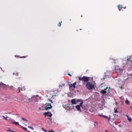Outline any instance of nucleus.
I'll return each mask as SVG.
<instances>
[{
  "label": "nucleus",
  "instance_id": "obj_31",
  "mask_svg": "<svg viewBox=\"0 0 132 132\" xmlns=\"http://www.w3.org/2000/svg\"><path fill=\"white\" fill-rule=\"evenodd\" d=\"M108 88V87H106V88H105L104 89V90L106 91V90H107Z\"/></svg>",
  "mask_w": 132,
  "mask_h": 132
},
{
  "label": "nucleus",
  "instance_id": "obj_38",
  "mask_svg": "<svg viewBox=\"0 0 132 132\" xmlns=\"http://www.w3.org/2000/svg\"><path fill=\"white\" fill-rule=\"evenodd\" d=\"M126 8V7H123V8H124V9H125Z\"/></svg>",
  "mask_w": 132,
  "mask_h": 132
},
{
  "label": "nucleus",
  "instance_id": "obj_22",
  "mask_svg": "<svg viewBox=\"0 0 132 132\" xmlns=\"http://www.w3.org/2000/svg\"><path fill=\"white\" fill-rule=\"evenodd\" d=\"M7 131H8L12 132V130H11L9 128H7Z\"/></svg>",
  "mask_w": 132,
  "mask_h": 132
},
{
  "label": "nucleus",
  "instance_id": "obj_34",
  "mask_svg": "<svg viewBox=\"0 0 132 132\" xmlns=\"http://www.w3.org/2000/svg\"><path fill=\"white\" fill-rule=\"evenodd\" d=\"M105 131H106V132H108V131L107 130H105Z\"/></svg>",
  "mask_w": 132,
  "mask_h": 132
},
{
  "label": "nucleus",
  "instance_id": "obj_17",
  "mask_svg": "<svg viewBox=\"0 0 132 132\" xmlns=\"http://www.w3.org/2000/svg\"><path fill=\"white\" fill-rule=\"evenodd\" d=\"M126 103L127 104H129V101L128 100H126L125 101Z\"/></svg>",
  "mask_w": 132,
  "mask_h": 132
},
{
  "label": "nucleus",
  "instance_id": "obj_2",
  "mask_svg": "<svg viewBox=\"0 0 132 132\" xmlns=\"http://www.w3.org/2000/svg\"><path fill=\"white\" fill-rule=\"evenodd\" d=\"M79 79L80 80L86 82H87L89 81V78L86 76H84L82 77H79Z\"/></svg>",
  "mask_w": 132,
  "mask_h": 132
},
{
  "label": "nucleus",
  "instance_id": "obj_25",
  "mask_svg": "<svg viewBox=\"0 0 132 132\" xmlns=\"http://www.w3.org/2000/svg\"><path fill=\"white\" fill-rule=\"evenodd\" d=\"M28 128H29L31 129L32 130H34V128L32 127H30V126H28Z\"/></svg>",
  "mask_w": 132,
  "mask_h": 132
},
{
  "label": "nucleus",
  "instance_id": "obj_24",
  "mask_svg": "<svg viewBox=\"0 0 132 132\" xmlns=\"http://www.w3.org/2000/svg\"><path fill=\"white\" fill-rule=\"evenodd\" d=\"M94 127H95L97 125V123L96 122H94Z\"/></svg>",
  "mask_w": 132,
  "mask_h": 132
},
{
  "label": "nucleus",
  "instance_id": "obj_30",
  "mask_svg": "<svg viewBox=\"0 0 132 132\" xmlns=\"http://www.w3.org/2000/svg\"><path fill=\"white\" fill-rule=\"evenodd\" d=\"M114 112L115 113H117L118 112L117 110V109H116V110L114 111Z\"/></svg>",
  "mask_w": 132,
  "mask_h": 132
},
{
  "label": "nucleus",
  "instance_id": "obj_8",
  "mask_svg": "<svg viewBox=\"0 0 132 132\" xmlns=\"http://www.w3.org/2000/svg\"><path fill=\"white\" fill-rule=\"evenodd\" d=\"M71 102L72 104H76L77 102L75 99H72L71 101Z\"/></svg>",
  "mask_w": 132,
  "mask_h": 132
},
{
  "label": "nucleus",
  "instance_id": "obj_21",
  "mask_svg": "<svg viewBox=\"0 0 132 132\" xmlns=\"http://www.w3.org/2000/svg\"><path fill=\"white\" fill-rule=\"evenodd\" d=\"M3 118L5 119L6 120H7V118H8V117H5L4 116H3Z\"/></svg>",
  "mask_w": 132,
  "mask_h": 132
},
{
  "label": "nucleus",
  "instance_id": "obj_12",
  "mask_svg": "<svg viewBox=\"0 0 132 132\" xmlns=\"http://www.w3.org/2000/svg\"><path fill=\"white\" fill-rule=\"evenodd\" d=\"M106 93V91L104 90H102L101 92V93L102 94H105Z\"/></svg>",
  "mask_w": 132,
  "mask_h": 132
},
{
  "label": "nucleus",
  "instance_id": "obj_4",
  "mask_svg": "<svg viewBox=\"0 0 132 132\" xmlns=\"http://www.w3.org/2000/svg\"><path fill=\"white\" fill-rule=\"evenodd\" d=\"M52 106L51 103H46L45 104V108L46 110L52 108Z\"/></svg>",
  "mask_w": 132,
  "mask_h": 132
},
{
  "label": "nucleus",
  "instance_id": "obj_33",
  "mask_svg": "<svg viewBox=\"0 0 132 132\" xmlns=\"http://www.w3.org/2000/svg\"><path fill=\"white\" fill-rule=\"evenodd\" d=\"M48 100H49V101H51V103H52V100H50L49 99H48Z\"/></svg>",
  "mask_w": 132,
  "mask_h": 132
},
{
  "label": "nucleus",
  "instance_id": "obj_40",
  "mask_svg": "<svg viewBox=\"0 0 132 132\" xmlns=\"http://www.w3.org/2000/svg\"><path fill=\"white\" fill-rule=\"evenodd\" d=\"M80 30H81V29H80Z\"/></svg>",
  "mask_w": 132,
  "mask_h": 132
},
{
  "label": "nucleus",
  "instance_id": "obj_5",
  "mask_svg": "<svg viewBox=\"0 0 132 132\" xmlns=\"http://www.w3.org/2000/svg\"><path fill=\"white\" fill-rule=\"evenodd\" d=\"M26 89V87L25 86H23L22 87H18L17 90V92L18 93L20 92V90L21 91H24Z\"/></svg>",
  "mask_w": 132,
  "mask_h": 132
},
{
  "label": "nucleus",
  "instance_id": "obj_29",
  "mask_svg": "<svg viewBox=\"0 0 132 132\" xmlns=\"http://www.w3.org/2000/svg\"><path fill=\"white\" fill-rule=\"evenodd\" d=\"M42 130H43V131H45V132H47V131L45 130V129H44L43 128H42Z\"/></svg>",
  "mask_w": 132,
  "mask_h": 132
},
{
  "label": "nucleus",
  "instance_id": "obj_18",
  "mask_svg": "<svg viewBox=\"0 0 132 132\" xmlns=\"http://www.w3.org/2000/svg\"><path fill=\"white\" fill-rule=\"evenodd\" d=\"M61 23L62 21H61V22H59V23L58 24V26L59 27H60L61 26Z\"/></svg>",
  "mask_w": 132,
  "mask_h": 132
},
{
  "label": "nucleus",
  "instance_id": "obj_27",
  "mask_svg": "<svg viewBox=\"0 0 132 132\" xmlns=\"http://www.w3.org/2000/svg\"><path fill=\"white\" fill-rule=\"evenodd\" d=\"M27 56H21V57H20V58H25Z\"/></svg>",
  "mask_w": 132,
  "mask_h": 132
},
{
  "label": "nucleus",
  "instance_id": "obj_3",
  "mask_svg": "<svg viewBox=\"0 0 132 132\" xmlns=\"http://www.w3.org/2000/svg\"><path fill=\"white\" fill-rule=\"evenodd\" d=\"M76 83L75 82L73 84H69V88L70 90L72 89L73 90L74 89L76 88Z\"/></svg>",
  "mask_w": 132,
  "mask_h": 132
},
{
  "label": "nucleus",
  "instance_id": "obj_23",
  "mask_svg": "<svg viewBox=\"0 0 132 132\" xmlns=\"http://www.w3.org/2000/svg\"><path fill=\"white\" fill-rule=\"evenodd\" d=\"M83 101H82L81 103H80V106H81V107H82V104H83Z\"/></svg>",
  "mask_w": 132,
  "mask_h": 132
},
{
  "label": "nucleus",
  "instance_id": "obj_26",
  "mask_svg": "<svg viewBox=\"0 0 132 132\" xmlns=\"http://www.w3.org/2000/svg\"><path fill=\"white\" fill-rule=\"evenodd\" d=\"M22 120H24V121H28V120H27L26 119L24 118H22Z\"/></svg>",
  "mask_w": 132,
  "mask_h": 132
},
{
  "label": "nucleus",
  "instance_id": "obj_20",
  "mask_svg": "<svg viewBox=\"0 0 132 132\" xmlns=\"http://www.w3.org/2000/svg\"><path fill=\"white\" fill-rule=\"evenodd\" d=\"M118 70L120 72H122L123 71V70L121 68H119Z\"/></svg>",
  "mask_w": 132,
  "mask_h": 132
},
{
  "label": "nucleus",
  "instance_id": "obj_39",
  "mask_svg": "<svg viewBox=\"0 0 132 132\" xmlns=\"http://www.w3.org/2000/svg\"><path fill=\"white\" fill-rule=\"evenodd\" d=\"M39 110H41V108H39Z\"/></svg>",
  "mask_w": 132,
  "mask_h": 132
},
{
  "label": "nucleus",
  "instance_id": "obj_13",
  "mask_svg": "<svg viewBox=\"0 0 132 132\" xmlns=\"http://www.w3.org/2000/svg\"><path fill=\"white\" fill-rule=\"evenodd\" d=\"M118 8L119 10L120 11L121 10V9L123 8V7L121 6L120 7V5H119L118 6Z\"/></svg>",
  "mask_w": 132,
  "mask_h": 132
},
{
  "label": "nucleus",
  "instance_id": "obj_1",
  "mask_svg": "<svg viewBox=\"0 0 132 132\" xmlns=\"http://www.w3.org/2000/svg\"><path fill=\"white\" fill-rule=\"evenodd\" d=\"M94 85L93 83L90 82H87L86 84V87L87 89L89 90L92 89L94 88Z\"/></svg>",
  "mask_w": 132,
  "mask_h": 132
},
{
  "label": "nucleus",
  "instance_id": "obj_37",
  "mask_svg": "<svg viewBox=\"0 0 132 132\" xmlns=\"http://www.w3.org/2000/svg\"><path fill=\"white\" fill-rule=\"evenodd\" d=\"M12 132H17L15 131H13L12 130Z\"/></svg>",
  "mask_w": 132,
  "mask_h": 132
},
{
  "label": "nucleus",
  "instance_id": "obj_36",
  "mask_svg": "<svg viewBox=\"0 0 132 132\" xmlns=\"http://www.w3.org/2000/svg\"><path fill=\"white\" fill-rule=\"evenodd\" d=\"M99 116H102V117H103V115H99Z\"/></svg>",
  "mask_w": 132,
  "mask_h": 132
},
{
  "label": "nucleus",
  "instance_id": "obj_16",
  "mask_svg": "<svg viewBox=\"0 0 132 132\" xmlns=\"http://www.w3.org/2000/svg\"><path fill=\"white\" fill-rule=\"evenodd\" d=\"M127 60L128 61H130L131 62H132V61H131V60H130V59H131V58H129H129H128V57L127 56Z\"/></svg>",
  "mask_w": 132,
  "mask_h": 132
},
{
  "label": "nucleus",
  "instance_id": "obj_6",
  "mask_svg": "<svg viewBox=\"0 0 132 132\" xmlns=\"http://www.w3.org/2000/svg\"><path fill=\"white\" fill-rule=\"evenodd\" d=\"M43 115L45 116V117L48 116L50 117L52 116V114L50 112H45L43 114Z\"/></svg>",
  "mask_w": 132,
  "mask_h": 132
},
{
  "label": "nucleus",
  "instance_id": "obj_15",
  "mask_svg": "<svg viewBox=\"0 0 132 132\" xmlns=\"http://www.w3.org/2000/svg\"><path fill=\"white\" fill-rule=\"evenodd\" d=\"M103 117L105 118H107V119H108L109 120H110V118H109L107 116H105V115H103Z\"/></svg>",
  "mask_w": 132,
  "mask_h": 132
},
{
  "label": "nucleus",
  "instance_id": "obj_32",
  "mask_svg": "<svg viewBox=\"0 0 132 132\" xmlns=\"http://www.w3.org/2000/svg\"><path fill=\"white\" fill-rule=\"evenodd\" d=\"M68 75L70 77H71V75L69 73H68Z\"/></svg>",
  "mask_w": 132,
  "mask_h": 132
},
{
  "label": "nucleus",
  "instance_id": "obj_10",
  "mask_svg": "<svg viewBox=\"0 0 132 132\" xmlns=\"http://www.w3.org/2000/svg\"><path fill=\"white\" fill-rule=\"evenodd\" d=\"M126 116L127 117L128 120L130 122H131L132 120L131 118L129 117V116L127 115H126Z\"/></svg>",
  "mask_w": 132,
  "mask_h": 132
},
{
  "label": "nucleus",
  "instance_id": "obj_28",
  "mask_svg": "<svg viewBox=\"0 0 132 132\" xmlns=\"http://www.w3.org/2000/svg\"><path fill=\"white\" fill-rule=\"evenodd\" d=\"M48 132H55L54 131H53L52 129L50 131H48Z\"/></svg>",
  "mask_w": 132,
  "mask_h": 132
},
{
  "label": "nucleus",
  "instance_id": "obj_35",
  "mask_svg": "<svg viewBox=\"0 0 132 132\" xmlns=\"http://www.w3.org/2000/svg\"><path fill=\"white\" fill-rule=\"evenodd\" d=\"M129 57L131 59V58H132V56H130Z\"/></svg>",
  "mask_w": 132,
  "mask_h": 132
},
{
  "label": "nucleus",
  "instance_id": "obj_11",
  "mask_svg": "<svg viewBox=\"0 0 132 132\" xmlns=\"http://www.w3.org/2000/svg\"><path fill=\"white\" fill-rule=\"evenodd\" d=\"M65 86V84H62L60 85H59V88H61L62 87H64Z\"/></svg>",
  "mask_w": 132,
  "mask_h": 132
},
{
  "label": "nucleus",
  "instance_id": "obj_19",
  "mask_svg": "<svg viewBox=\"0 0 132 132\" xmlns=\"http://www.w3.org/2000/svg\"><path fill=\"white\" fill-rule=\"evenodd\" d=\"M20 126L23 128V129H24V130H27V128H25V127H24L23 126H21L20 125Z\"/></svg>",
  "mask_w": 132,
  "mask_h": 132
},
{
  "label": "nucleus",
  "instance_id": "obj_9",
  "mask_svg": "<svg viewBox=\"0 0 132 132\" xmlns=\"http://www.w3.org/2000/svg\"><path fill=\"white\" fill-rule=\"evenodd\" d=\"M76 108L77 109V110L78 111H80V112H81V109H80V105H77L76 106Z\"/></svg>",
  "mask_w": 132,
  "mask_h": 132
},
{
  "label": "nucleus",
  "instance_id": "obj_14",
  "mask_svg": "<svg viewBox=\"0 0 132 132\" xmlns=\"http://www.w3.org/2000/svg\"><path fill=\"white\" fill-rule=\"evenodd\" d=\"M13 124H15L16 125H19V123L18 122H13Z\"/></svg>",
  "mask_w": 132,
  "mask_h": 132
},
{
  "label": "nucleus",
  "instance_id": "obj_7",
  "mask_svg": "<svg viewBox=\"0 0 132 132\" xmlns=\"http://www.w3.org/2000/svg\"><path fill=\"white\" fill-rule=\"evenodd\" d=\"M0 87L5 88L7 87V86L5 84L1 82L0 84Z\"/></svg>",
  "mask_w": 132,
  "mask_h": 132
}]
</instances>
